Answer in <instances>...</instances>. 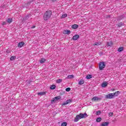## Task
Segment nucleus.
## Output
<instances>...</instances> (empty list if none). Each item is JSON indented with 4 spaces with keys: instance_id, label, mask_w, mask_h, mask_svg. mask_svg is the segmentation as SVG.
<instances>
[{
    "instance_id": "f257e3e1",
    "label": "nucleus",
    "mask_w": 126,
    "mask_h": 126,
    "mask_svg": "<svg viewBox=\"0 0 126 126\" xmlns=\"http://www.w3.org/2000/svg\"><path fill=\"white\" fill-rule=\"evenodd\" d=\"M87 117H88V116H87V113H80L79 115H76V116L75 117L74 122L75 123H77V122H78V121L80 120H81V119H85L87 118Z\"/></svg>"
},
{
    "instance_id": "f03ea898",
    "label": "nucleus",
    "mask_w": 126,
    "mask_h": 126,
    "mask_svg": "<svg viewBox=\"0 0 126 126\" xmlns=\"http://www.w3.org/2000/svg\"><path fill=\"white\" fill-rule=\"evenodd\" d=\"M52 13L53 12L51 10L46 11L43 15L44 20L46 21L50 19V18H51V16H52Z\"/></svg>"
},
{
    "instance_id": "7ed1b4c3",
    "label": "nucleus",
    "mask_w": 126,
    "mask_h": 126,
    "mask_svg": "<svg viewBox=\"0 0 126 126\" xmlns=\"http://www.w3.org/2000/svg\"><path fill=\"white\" fill-rule=\"evenodd\" d=\"M106 65L105 64V63L103 62H101L99 64V67L100 70H103V69L105 68Z\"/></svg>"
},
{
    "instance_id": "20e7f679",
    "label": "nucleus",
    "mask_w": 126,
    "mask_h": 126,
    "mask_svg": "<svg viewBox=\"0 0 126 126\" xmlns=\"http://www.w3.org/2000/svg\"><path fill=\"white\" fill-rule=\"evenodd\" d=\"M72 102V99H67V100H66V101L65 102H63L62 104V106H65V105H67L68 104H70V103H71Z\"/></svg>"
},
{
    "instance_id": "39448f33",
    "label": "nucleus",
    "mask_w": 126,
    "mask_h": 126,
    "mask_svg": "<svg viewBox=\"0 0 126 126\" xmlns=\"http://www.w3.org/2000/svg\"><path fill=\"white\" fill-rule=\"evenodd\" d=\"M62 97L60 95H59L58 96H56L55 97L52 98L51 100V102L53 103V102H56V101H58V100H60Z\"/></svg>"
},
{
    "instance_id": "423d86ee",
    "label": "nucleus",
    "mask_w": 126,
    "mask_h": 126,
    "mask_svg": "<svg viewBox=\"0 0 126 126\" xmlns=\"http://www.w3.org/2000/svg\"><path fill=\"white\" fill-rule=\"evenodd\" d=\"M92 101H93V102H94V101L95 102H97V101H101V98L95 96L92 99Z\"/></svg>"
},
{
    "instance_id": "0eeeda50",
    "label": "nucleus",
    "mask_w": 126,
    "mask_h": 126,
    "mask_svg": "<svg viewBox=\"0 0 126 126\" xmlns=\"http://www.w3.org/2000/svg\"><path fill=\"white\" fill-rule=\"evenodd\" d=\"M70 33V30H65L63 32V34H65V35H69Z\"/></svg>"
},
{
    "instance_id": "6e6552de",
    "label": "nucleus",
    "mask_w": 126,
    "mask_h": 126,
    "mask_svg": "<svg viewBox=\"0 0 126 126\" xmlns=\"http://www.w3.org/2000/svg\"><path fill=\"white\" fill-rule=\"evenodd\" d=\"M79 38V35L78 34L75 35L72 37V39L74 41H76V40L78 39Z\"/></svg>"
},
{
    "instance_id": "1a4fd4ad",
    "label": "nucleus",
    "mask_w": 126,
    "mask_h": 126,
    "mask_svg": "<svg viewBox=\"0 0 126 126\" xmlns=\"http://www.w3.org/2000/svg\"><path fill=\"white\" fill-rule=\"evenodd\" d=\"M115 97V95H106L105 96L106 99H112V98H113Z\"/></svg>"
},
{
    "instance_id": "9d476101",
    "label": "nucleus",
    "mask_w": 126,
    "mask_h": 126,
    "mask_svg": "<svg viewBox=\"0 0 126 126\" xmlns=\"http://www.w3.org/2000/svg\"><path fill=\"white\" fill-rule=\"evenodd\" d=\"M107 86H108V83H107V82H104L101 84V87H103V88L107 87Z\"/></svg>"
},
{
    "instance_id": "9b49d317",
    "label": "nucleus",
    "mask_w": 126,
    "mask_h": 126,
    "mask_svg": "<svg viewBox=\"0 0 126 126\" xmlns=\"http://www.w3.org/2000/svg\"><path fill=\"white\" fill-rule=\"evenodd\" d=\"M107 47H111V46H113V42L112 41L107 42Z\"/></svg>"
},
{
    "instance_id": "f8f14e48",
    "label": "nucleus",
    "mask_w": 126,
    "mask_h": 126,
    "mask_svg": "<svg viewBox=\"0 0 126 126\" xmlns=\"http://www.w3.org/2000/svg\"><path fill=\"white\" fill-rule=\"evenodd\" d=\"M24 45V42H20L18 44V47H20V48H21V47H23Z\"/></svg>"
},
{
    "instance_id": "ddd939ff",
    "label": "nucleus",
    "mask_w": 126,
    "mask_h": 126,
    "mask_svg": "<svg viewBox=\"0 0 126 126\" xmlns=\"http://www.w3.org/2000/svg\"><path fill=\"white\" fill-rule=\"evenodd\" d=\"M109 126L108 122H103L101 125V126Z\"/></svg>"
},
{
    "instance_id": "4468645a",
    "label": "nucleus",
    "mask_w": 126,
    "mask_h": 126,
    "mask_svg": "<svg viewBox=\"0 0 126 126\" xmlns=\"http://www.w3.org/2000/svg\"><path fill=\"white\" fill-rule=\"evenodd\" d=\"M72 28L73 29H77V28H78V25H77L76 24L73 25L72 26Z\"/></svg>"
},
{
    "instance_id": "2eb2a0df",
    "label": "nucleus",
    "mask_w": 126,
    "mask_h": 126,
    "mask_svg": "<svg viewBox=\"0 0 126 126\" xmlns=\"http://www.w3.org/2000/svg\"><path fill=\"white\" fill-rule=\"evenodd\" d=\"M74 77V75H69L67 76V78L68 79H71L72 78H73Z\"/></svg>"
},
{
    "instance_id": "dca6fc26",
    "label": "nucleus",
    "mask_w": 126,
    "mask_h": 126,
    "mask_svg": "<svg viewBox=\"0 0 126 126\" xmlns=\"http://www.w3.org/2000/svg\"><path fill=\"white\" fill-rule=\"evenodd\" d=\"M79 85H82L83 84H84V80H81L78 83Z\"/></svg>"
},
{
    "instance_id": "f3484780",
    "label": "nucleus",
    "mask_w": 126,
    "mask_h": 126,
    "mask_svg": "<svg viewBox=\"0 0 126 126\" xmlns=\"http://www.w3.org/2000/svg\"><path fill=\"white\" fill-rule=\"evenodd\" d=\"M67 17V14H63V15H62L61 16V19H63V18H65V17Z\"/></svg>"
},
{
    "instance_id": "a211bd4d",
    "label": "nucleus",
    "mask_w": 126,
    "mask_h": 126,
    "mask_svg": "<svg viewBox=\"0 0 126 126\" xmlns=\"http://www.w3.org/2000/svg\"><path fill=\"white\" fill-rule=\"evenodd\" d=\"M101 121L102 118L101 117L97 118L96 119V122H97V123H100V122H101Z\"/></svg>"
},
{
    "instance_id": "6ab92c4d",
    "label": "nucleus",
    "mask_w": 126,
    "mask_h": 126,
    "mask_svg": "<svg viewBox=\"0 0 126 126\" xmlns=\"http://www.w3.org/2000/svg\"><path fill=\"white\" fill-rule=\"evenodd\" d=\"M6 21L8 23H9V24H10V23L12 22V19L8 18L6 20Z\"/></svg>"
},
{
    "instance_id": "aec40b11",
    "label": "nucleus",
    "mask_w": 126,
    "mask_h": 126,
    "mask_svg": "<svg viewBox=\"0 0 126 126\" xmlns=\"http://www.w3.org/2000/svg\"><path fill=\"white\" fill-rule=\"evenodd\" d=\"M50 89L51 90H54V89H56V85H52L50 86Z\"/></svg>"
},
{
    "instance_id": "412c9836",
    "label": "nucleus",
    "mask_w": 126,
    "mask_h": 126,
    "mask_svg": "<svg viewBox=\"0 0 126 126\" xmlns=\"http://www.w3.org/2000/svg\"><path fill=\"white\" fill-rule=\"evenodd\" d=\"M123 51H124V47H120L118 49V52H123Z\"/></svg>"
},
{
    "instance_id": "4be33fe9",
    "label": "nucleus",
    "mask_w": 126,
    "mask_h": 126,
    "mask_svg": "<svg viewBox=\"0 0 126 126\" xmlns=\"http://www.w3.org/2000/svg\"><path fill=\"white\" fill-rule=\"evenodd\" d=\"M45 62H46V59H44V58H42L40 60V63H45Z\"/></svg>"
},
{
    "instance_id": "5701e85b",
    "label": "nucleus",
    "mask_w": 126,
    "mask_h": 126,
    "mask_svg": "<svg viewBox=\"0 0 126 126\" xmlns=\"http://www.w3.org/2000/svg\"><path fill=\"white\" fill-rule=\"evenodd\" d=\"M86 78H87V79H91V78H92V75L89 74L87 75Z\"/></svg>"
},
{
    "instance_id": "b1692460",
    "label": "nucleus",
    "mask_w": 126,
    "mask_h": 126,
    "mask_svg": "<svg viewBox=\"0 0 126 126\" xmlns=\"http://www.w3.org/2000/svg\"><path fill=\"white\" fill-rule=\"evenodd\" d=\"M63 81V79H59L58 80H56V82L57 83H61Z\"/></svg>"
},
{
    "instance_id": "393cba45",
    "label": "nucleus",
    "mask_w": 126,
    "mask_h": 126,
    "mask_svg": "<svg viewBox=\"0 0 126 126\" xmlns=\"http://www.w3.org/2000/svg\"><path fill=\"white\" fill-rule=\"evenodd\" d=\"M16 59V57H15V56H12L10 58V61H14V60H15Z\"/></svg>"
},
{
    "instance_id": "a878e982",
    "label": "nucleus",
    "mask_w": 126,
    "mask_h": 126,
    "mask_svg": "<svg viewBox=\"0 0 126 126\" xmlns=\"http://www.w3.org/2000/svg\"><path fill=\"white\" fill-rule=\"evenodd\" d=\"M46 92L38 93V95H46Z\"/></svg>"
},
{
    "instance_id": "bb28decb",
    "label": "nucleus",
    "mask_w": 126,
    "mask_h": 126,
    "mask_svg": "<svg viewBox=\"0 0 126 126\" xmlns=\"http://www.w3.org/2000/svg\"><path fill=\"white\" fill-rule=\"evenodd\" d=\"M67 126V123L66 122H63L61 124V126Z\"/></svg>"
},
{
    "instance_id": "cd10ccee",
    "label": "nucleus",
    "mask_w": 126,
    "mask_h": 126,
    "mask_svg": "<svg viewBox=\"0 0 126 126\" xmlns=\"http://www.w3.org/2000/svg\"><path fill=\"white\" fill-rule=\"evenodd\" d=\"M101 45L100 43L96 42L95 43L93 44V46H100Z\"/></svg>"
},
{
    "instance_id": "c85d7f7f",
    "label": "nucleus",
    "mask_w": 126,
    "mask_h": 126,
    "mask_svg": "<svg viewBox=\"0 0 126 126\" xmlns=\"http://www.w3.org/2000/svg\"><path fill=\"white\" fill-rule=\"evenodd\" d=\"M121 92L120 91L116 92L115 93H114V95H116L117 94H120Z\"/></svg>"
},
{
    "instance_id": "c756f323",
    "label": "nucleus",
    "mask_w": 126,
    "mask_h": 126,
    "mask_svg": "<svg viewBox=\"0 0 126 126\" xmlns=\"http://www.w3.org/2000/svg\"><path fill=\"white\" fill-rule=\"evenodd\" d=\"M113 115H114V113H113V112H110L108 114L109 117H112V116H113Z\"/></svg>"
},
{
    "instance_id": "7c9ffc66",
    "label": "nucleus",
    "mask_w": 126,
    "mask_h": 126,
    "mask_svg": "<svg viewBox=\"0 0 126 126\" xmlns=\"http://www.w3.org/2000/svg\"><path fill=\"white\" fill-rule=\"evenodd\" d=\"M118 26L120 28V27H122V26H123V23H119V24L118 25Z\"/></svg>"
},
{
    "instance_id": "2f4dec72",
    "label": "nucleus",
    "mask_w": 126,
    "mask_h": 126,
    "mask_svg": "<svg viewBox=\"0 0 126 126\" xmlns=\"http://www.w3.org/2000/svg\"><path fill=\"white\" fill-rule=\"evenodd\" d=\"M65 90L67 92H69L70 91V88H67Z\"/></svg>"
},
{
    "instance_id": "473e14b6",
    "label": "nucleus",
    "mask_w": 126,
    "mask_h": 126,
    "mask_svg": "<svg viewBox=\"0 0 126 126\" xmlns=\"http://www.w3.org/2000/svg\"><path fill=\"white\" fill-rule=\"evenodd\" d=\"M99 114H101L100 111H98L96 112V115H99Z\"/></svg>"
},
{
    "instance_id": "72a5a7b5",
    "label": "nucleus",
    "mask_w": 126,
    "mask_h": 126,
    "mask_svg": "<svg viewBox=\"0 0 126 126\" xmlns=\"http://www.w3.org/2000/svg\"><path fill=\"white\" fill-rule=\"evenodd\" d=\"M6 24V23L5 22H3L2 23V25L3 26V25H5Z\"/></svg>"
},
{
    "instance_id": "f704fd0d",
    "label": "nucleus",
    "mask_w": 126,
    "mask_h": 126,
    "mask_svg": "<svg viewBox=\"0 0 126 126\" xmlns=\"http://www.w3.org/2000/svg\"><path fill=\"white\" fill-rule=\"evenodd\" d=\"M108 95H115L114 94V93L109 94Z\"/></svg>"
},
{
    "instance_id": "c9c22d12",
    "label": "nucleus",
    "mask_w": 126,
    "mask_h": 126,
    "mask_svg": "<svg viewBox=\"0 0 126 126\" xmlns=\"http://www.w3.org/2000/svg\"><path fill=\"white\" fill-rule=\"evenodd\" d=\"M36 26H33L32 27V29H33V28H35Z\"/></svg>"
},
{
    "instance_id": "e433bc0d",
    "label": "nucleus",
    "mask_w": 126,
    "mask_h": 126,
    "mask_svg": "<svg viewBox=\"0 0 126 126\" xmlns=\"http://www.w3.org/2000/svg\"><path fill=\"white\" fill-rule=\"evenodd\" d=\"M112 91H115V89H111Z\"/></svg>"
}]
</instances>
